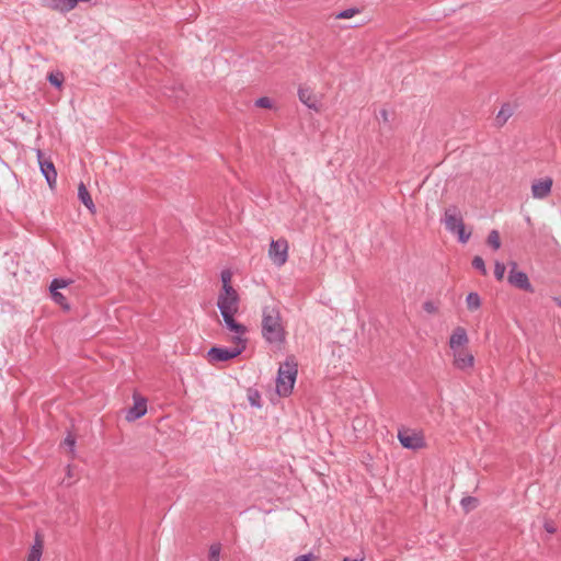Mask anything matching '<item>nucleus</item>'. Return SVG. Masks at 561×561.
Segmentation results:
<instances>
[{
  "mask_svg": "<svg viewBox=\"0 0 561 561\" xmlns=\"http://www.w3.org/2000/svg\"><path fill=\"white\" fill-rule=\"evenodd\" d=\"M552 185L553 180L550 176L534 181L531 184L533 197L537 199L546 198L551 193Z\"/></svg>",
  "mask_w": 561,
  "mask_h": 561,
  "instance_id": "nucleus-12",
  "label": "nucleus"
},
{
  "mask_svg": "<svg viewBox=\"0 0 561 561\" xmlns=\"http://www.w3.org/2000/svg\"><path fill=\"white\" fill-rule=\"evenodd\" d=\"M298 98L302 104L316 112L320 111L319 100L309 87L301 85L298 89Z\"/></svg>",
  "mask_w": 561,
  "mask_h": 561,
  "instance_id": "nucleus-14",
  "label": "nucleus"
},
{
  "mask_svg": "<svg viewBox=\"0 0 561 561\" xmlns=\"http://www.w3.org/2000/svg\"><path fill=\"white\" fill-rule=\"evenodd\" d=\"M469 342L467 331L462 327H457L449 339V347L451 351L461 350Z\"/></svg>",
  "mask_w": 561,
  "mask_h": 561,
  "instance_id": "nucleus-16",
  "label": "nucleus"
},
{
  "mask_svg": "<svg viewBox=\"0 0 561 561\" xmlns=\"http://www.w3.org/2000/svg\"><path fill=\"white\" fill-rule=\"evenodd\" d=\"M36 157L42 174L45 176L49 187L53 188L57 180V171L54 163L50 160L44 158V153L41 149L36 150Z\"/></svg>",
  "mask_w": 561,
  "mask_h": 561,
  "instance_id": "nucleus-9",
  "label": "nucleus"
},
{
  "mask_svg": "<svg viewBox=\"0 0 561 561\" xmlns=\"http://www.w3.org/2000/svg\"><path fill=\"white\" fill-rule=\"evenodd\" d=\"M380 114H381V116H382V118H383V121H385V122H386V121H388V113H387V111H386V110H382V111L380 112Z\"/></svg>",
  "mask_w": 561,
  "mask_h": 561,
  "instance_id": "nucleus-35",
  "label": "nucleus"
},
{
  "mask_svg": "<svg viewBox=\"0 0 561 561\" xmlns=\"http://www.w3.org/2000/svg\"><path fill=\"white\" fill-rule=\"evenodd\" d=\"M486 242L493 250H499L501 248V238L499 231L491 230L488 236Z\"/></svg>",
  "mask_w": 561,
  "mask_h": 561,
  "instance_id": "nucleus-21",
  "label": "nucleus"
},
{
  "mask_svg": "<svg viewBox=\"0 0 561 561\" xmlns=\"http://www.w3.org/2000/svg\"><path fill=\"white\" fill-rule=\"evenodd\" d=\"M288 241L285 238L272 240L268 249V257L274 265L280 267L288 260Z\"/></svg>",
  "mask_w": 561,
  "mask_h": 561,
  "instance_id": "nucleus-6",
  "label": "nucleus"
},
{
  "mask_svg": "<svg viewBox=\"0 0 561 561\" xmlns=\"http://www.w3.org/2000/svg\"><path fill=\"white\" fill-rule=\"evenodd\" d=\"M255 105L257 107H262V108H271L272 107V101L267 96H262V98H260V99H257L255 101Z\"/></svg>",
  "mask_w": 561,
  "mask_h": 561,
  "instance_id": "nucleus-30",
  "label": "nucleus"
},
{
  "mask_svg": "<svg viewBox=\"0 0 561 561\" xmlns=\"http://www.w3.org/2000/svg\"><path fill=\"white\" fill-rule=\"evenodd\" d=\"M476 502L477 500L472 496H467V497H463L461 500V505L465 507V508H471V507H474L476 506Z\"/></svg>",
  "mask_w": 561,
  "mask_h": 561,
  "instance_id": "nucleus-31",
  "label": "nucleus"
},
{
  "mask_svg": "<svg viewBox=\"0 0 561 561\" xmlns=\"http://www.w3.org/2000/svg\"><path fill=\"white\" fill-rule=\"evenodd\" d=\"M553 300L556 301V304H557L558 306H560V307H561V298L554 297V298H553Z\"/></svg>",
  "mask_w": 561,
  "mask_h": 561,
  "instance_id": "nucleus-36",
  "label": "nucleus"
},
{
  "mask_svg": "<svg viewBox=\"0 0 561 561\" xmlns=\"http://www.w3.org/2000/svg\"><path fill=\"white\" fill-rule=\"evenodd\" d=\"M220 550H221L220 545H218V543L211 545L209 548V553H208L209 561H219Z\"/></svg>",
  "mask_w": 561,
  "mask_h": 561,
  "instance_id": "nucleus-26",
  "label": "nucleus"
},
{
  "mask_svg": "<svg viewBox=\"0 0 561 561\" xmlns=\"http://www.w3.org/2000/svg\"><path fill=\"white\" fill-rule=\"evenodd\" d=\"M65 444L70 447L71 451H73V447H75V444H76L75 437L72 435H68L65 438Z\"/></svg>",
  "mask_w": 561,
  "mask_h": 561,
  "instance_id": "nucleus-34",
  "label": "nucleus"
},
{
  "mask_svg": "<svg viewBox=\"0 0 561 561\" xmlns=\"http://www.w3.org/2000/svg\"><path fill=\"white\" fill-rule=\"evenodd\" d=\"M47 79L49 83L56 88H60L64 82V76L61 72H50Z\"/></svg>",
  "mask_w": 561,
  "mask_h": 561,
  "instance_id": "nucleus-24",
  "label": "nucleus"
},
{
  "mask_svg": "<svg viewBox=\"0 0 561 561\" xmlns=\"http://www.w3.org/2000/svg\"><path fill=\"white\" fill-rule=\"evenodd\" d=\"M512 115V111L508 105H505L503 106L499 113H497V116H496V121L499 123L500 126H502L503 124L506 123V121L511 117Z\"/></svg>",
  "mask_w": 561,
  "mask_h": 561,
  "instance_id": "nucleus-23",
  "label": "nucleus"
},
{
  "mask_svg": "<svg viewBox=\"0 0 561 561\" xmlns=\"http://www.w3.org/2000/svg\"><path fill=\"white\" fill-rule=\"evenodd\" d=\"M423 309L427 313L435 314L438 311V306L434 301H432V300H426L423 304Z\"/></svg>",
  "mask_w": 561,
  "mask_h": 561,
  "instance_id": "nucleus-29",
  "label": "nucleus"
},
{
  "mask_svg": "<svg viewBox=\"0 0 561 561\" xmlns=\"http://www.w3.org/2000/svg\"><path fill=\"white\" fill-rule=\"evenodd\" d=\"M398 439L408 449L417 450L425 446L423 434L409 428L399 430Z\"/></svg>",
  "mask_w": 561,
  "mask_h": 561,
  "instance_id": "nucleus-7",
  "label": "nucleus"
},
{
  "mask_svg": "<svg viewBox=\"0 0 561 561\" xmlns=\"http://www.w3.org/2000/svg\"><path fill=\"white\" fill-rule=\"evenodd\" d=\"M245 350V343L236 342L233 347H211L208 353L210 363L226 362L239 356Z\"/></svg>",
  "mask_w": 561,
  "mask_h": 561,
  "instance_id": "nucleus-4",
  "label": "nucleus"
},
{
  "mask_svg": "<svg viewBox=\"0 0 561 561\" xmlns=\"http://www.w3.org/2000/svg\"><path fill=\"white\" fill-rule=\"evenodd\" d=\"M297 374V363L293 357L287 358L279 366L276 378V391L280 397H288L293 392Z\"/></svg>",
  "mask_w": 561,
  "mask_h": 561,
  "instance_id": "nucleus-2",
  "label": "nucleus"
},
{
  "mask_svg": "<svg viewBox=\"0 0 561 561\" xmlns=\"http://www.w3.org/2000/svg\"><path fill=\"white\" fill-rule=\"evenodd\" d=\"M359 13V9L356 8H350L346 10H343L336 14V19H351L354 15Z\"/></svg>",
  "mask_w": 561,
  "mask_h": 561,
  "instance_id": "nucleus-28",
  "label": "nucleus"
},
{
  "mask_svg": "<svg viewBox=\"0 0 561 561\" xmlns=\"http://www.w3.org/2000/svg\"><path fill=\"white\" fill-rule=\"evenodd\" d=\"M217 307L220 312H238L240 308V296L238 291L234 288L220 290Z\"/></svg>",
  "mask_w": 561,
  "mask_h": 561,
  "instance_id": "nucleus-5",
  "label": "nucleus"
},
{
  "mask_svg": "<svg viewBox=\"0 0 561 561\" xmlns=\"http://www.w3.org/2000/svg\"><path fill=\"white\" fill-rule=\"evenodd\" d=\"M43 5L59 12H69L77 7V0H42Z\"/></svg>",
  "mask_w": 561,
  "mask_h": 561,
  "instance_id": "nucleus-17",
  "label": "nucleus"
},
{
  "mask_svg": "<svg viewBox=\"0 0 561 561\" xmlns=\"http://www.w3.org/2000/svg\"><path fill=\"white\" fill-rule=\"evenodd\" d=\"M454 354V365L456 368L460 370H467L473 367L474 357L473 355L465 348L456 350L453 352Z\"/></svg>",
  "mask_w": 561,
  "mask_h": 561,
  "instance_id": "nucleus-13",
  "label": "nucleus"
},
{
  "mask_svg": "<svg viewBox=\"0 0 561 561\" xmlns=\"http://www.w3.org/2000/svg\"><path fill=\"white\" fill-rule=\"evenodd\" d=\"M43 553V540L38 534L35 536V542L31 548V551L27 557V561H41V557Z\"/></svg>",
  "mask_w": 561,
  "mask_h": 561,
  "instance_id": "nucleus-19",
  "label": "nucleus"
},
{
  "mask_svg": "<svg viewBox=\"0 0 561 561\" xmlns=\"http://www.w3.org/2000/svg\"><path fill=\"white\" fill-rule=\"evenodd\" d=\"M78 198L91 213L95 211V206L92 201V197L82 182L78 186Z\"/></svg>",
  "mask_w": 561,
  "mask_h": 561,
  "instance_id": "nucleus-18",
  "label": "nucleus"
},
{
  "mask_svg": "<svg viewBox=\"0 0 561 561\" xmlns=\"http://www.w3.org/2000/svg\"><path fill=\"white\" fill-rule=\"evenodd\" d=\"M443 222L449 232L458 236L461 243H466L470 239L471 232H466L462 216L457 206L446 208Z\"/></svg>",
  "mask_w": 561,
  "mask_h": 561,
  "instance_id": "nucleus-3",
  "label": "nucleus"
},
{
  "mask_svg": "<svg viewBox=\"0 0 561 561\" xmlns=\"http://www.w3.org/2000/svg\"><path fill=\"white\" fill-rule=\"evenodd\" d=\"M220 278L222 283L221 290H227L228 288L233 289V287L231 286L232 273L230 270H224L220 274Z\"/></svg>",
  "mask_w": 561,
  "mask_h": 561,
  "instance_id": "nucleus-22",
  "label": "nucleus"
},
{
  "mask_svg": "<svg viewBox=\"0 0 561 561\" xmlns=\"http://www.w3.org/2000/svg\"><path fill=\"white\" fill-rule=\"evenodd\" d=\"M249 400L253 407H261L260 404V394L255 391L253 394L249 396Z\"/></svg>",
  "mask_w": 561,
  "mask_h": 561,
  "instance_id": "nucleus-32",
  "label": "nucleus"
},
{
  "mask_svg": "<svg viewBox=\"0 0 561 561\" xmlns=\"http://www.w3.org/2000/svg\"><path fill=\"white\" fill-rule=\"evenodd\" d=\"M508 266L511 267L507 280L508 283L522 290H525L527 293H534V287L529 282V278L525 272L517 270V263L516 262H510Z\"/></svg>",
  "mask_w": 561,
  "mask_h": 561,
  "instance_id": "nucleus-8",
  "label": "nucleus"
},
{
  "mask_svg": "<svg viewBox=\"0 0 561 561\" xmlns=\"http://www.w3.org/2000/svg\"><path fill=\"white\" fill-rule=\"evenodd\" d=\"M294 561H317V557H314L312 553H308L297 557Z\"/></svg>",
  "mask_w": 561,
  "mask_h": 561,
  "instance_id": "nucleus-33",
  "label": "nucleus"
},
{
  "mask_svg": "<svg viewBox=\"0 0 561 561\" xmlns=\"http://www.w3.org/2000/svg\"><path fill=\"white\" fill-rule=\"evenodd\" d=\"M262 336L266 343L280 347L286 341V329L280 310L275 305L264 306L261 321Z\"/></svg>",
  "mask_w": 561,
  "mask_h": 561,
  "instance_id": "nucleus-1",
  "label": "nucleus"
},
{
  "mask_svg": "<svg viewBox=\"0 0 561 561\" xmlns=\"http://www.w3.org/2000/svg\"><path fill=\"white\" fill-rule=\"evenodd\" d=\"M547 530H548L549 533H553V531H554V529H553V528H551V527H548V528H547Z\"/></svg>",
  "mask_w": 561,
  "mask_h": 561,
  "instance_id": "nucleus-37",
  "label": "nucleus"
},
{
  "mask_svg": "<svg viewBox=\"0 0 561 561\" xmlns=\"http://www.w3.org/2000/svg\"><path fill=\"white\" fill-rule=\"evenodd\" d=\"M69 284H70V280H66L62 278H54L51 280L50 287H49L53 300L65 310H69L70 306L67 302L66 297L61 293H59L58 289L65 288Z\"/></svg>",
  "mask_w": 561,
  "mask_h": 561,
  "instance_id": "nucleus-11",
  "label": "nucleus"
},
{
  "mask_svg": "<svg viewBox=\"0 0 561 561\" xmlns=\"http://www.w3.org/2000/svg\"><path fill=\"white\" fill-rule=\"evenodd\" d=\"M147 413V400L141 397L134 396V405L127 410L126 420L136 421Z\"/></svg>",
  "mask_w": 561,
  "mask_h": 561,
  "instance_id": "nucleus-15",
  "label": "nucleus"
},
{
  "mask_svg": "<svg viewBox=\"0 0 561 561\" xmlns=\"http://www.w3.org/2000/svg\"><path fill=\"white\" fill-rule=\"evenodd\" d=\"M466 304L469 310L473 311L481 307V298L477 293H469L466 298Z\"/></svg>",
  "mask_w": 561,
  "mask_h": 561,
  "instance_id": "nucleus-20",
  "label": "nucleus"
},
{
  "mask_svg": "<svg viewBox=\"0 0 561 561\" xmlns=\"http://www.w3.org/2000/svg\"><path fill=\"white\" fill-rule=\"evenodd\" d=\"M220 313L222 316V319H224V322H225L227 329L229 331H231L232 333H234L233 340L236 342L247 343V340L243 339V335L247 333V328L243 324H241L234 320V314L237 312H227L226 311V312H220Z\"/></svg>",
  "mask_w": 561,
  "mask_h": 561,
  "instance_id": "nucleus-10",
  "label": "nucleus"
},
{
  "mask_svg": "<svg viewBox=\"0 0 561 561\" xmlns=\"http://www.w3.org/2000/svg\"><path fill=\"white\" fill-rule=\"evenodd\" d=\"M505 271H506L505 264L496 261L494 264V276L497 280H502L504 278Z\"/></svg>",
  "mask_w": 561,
  "mask_h": 561,
  "instance_id": "nucleus-25",
  "label": "nucleus"
},
{
  "mask_svg": "<svg viewBox=\"0 0 561 561\" xmlns=\"http://www.w3.org/2000/svg\"><path fill=\"white\" fill-rule=\"evenodd\" d=\"M472 266H473V268L480 271L482 273V275L486 274L485 263L481 256L477 255L473 257Z\"/></svg>",
  "mask_w": 561,
  "mask_h": 561,
  "instance_id": "nucleus-27",
  "label": "nucleus"
}]
</instances>
